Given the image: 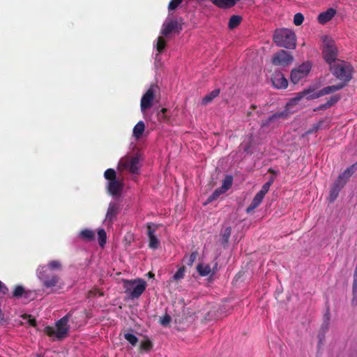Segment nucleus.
Here are the masks:
<instances>
[{"instance_id":"f03ea898","label":"nucleus","mask_w":357,"mask_h":357,"mask_svg":"<svg viewBox=\"0 0 357 357\" xmlns=\"http://www.w3.org/2000/svg\"><path fill=\"white\" fill-rule=\"evenodd\" d=\"M71 312H69L66 316L56 322V328L52 326H46L45 328V333L50 337H55L57 340H61L67 337L70 331V326L68 324Z\"/></svg>"},{"instance_id":"393cba45","label":"nucleus","mask_w":357,"mask_h":357,"mask_svg":"<svg viewBox=\"0 0 357 357\" xmlns=\"http://www.w3.org/2000/svg\"><path fill=\"white\" fill-rule=\"evenodd\" d=\"M220 94V89H216L212 91L210 93L206 95L202 100V105H207L210 103L214 98L218 96Z\"/></svg>"},{"instance_id":"7ed1b4c3","label":"nucleus","mask_w":357,"mask_h":357,"mask_svg":"<svg viewBox=\"0 0 357 357\" xmlns=\"http://www.w3.org/2000/svg\"><path fill=\"white\" fill-rule=\"evenodd\" d=\"M352 67L347 62L337 60L330 66L332 74L338 79L342 81V84H347L352 78Z\"/></svg>"},{"instance_id":"f257e3e1","label":"nucleus","mask_w":357,"mask_h":357,"mask_svg":"<svg viewBox=\"0 0 357 357\" xmlns=\"http://www.w3.org/2000/svg\"><path fill=\"white\" fill-rule=\"evenodd\" d=\"M273 41L278 47L293 50L296 46L295 33L289 29H280L275 31Z\"/></svg>"},{"instance_id":"ea45409f","label":"nucleus","mask_w":357,"mask_h":357,"mask_svg":"<svg viewBox=\"0 0 357 357\" xmlns=\"http://www.w3.org/2000/svg\"><path fill=\"white\" fill-rule=\"evenodd\" d=\"M340 95H335L331 96L329 100L326 102L327 106L329 107L333 106L335 103H337L340 100Z\"/></svg>"},{"instance_id":"de8ad7c7","label":"nucleus","mask_w":357,"mask_h":357,"mask_svg":"<svg viewBox=\"0 0 357 357\" xmlns=\"http://www.w3.org/2000/svg\"><path fill=\"white\" fill-rule=\"evenodd\" d=\"M270 187H271L270 183L266 182L263 185V186L261 187V189L258 192L265 196L266 194L269 190Z\"/></svg>"},{"instance_id":"c9c22d12","label":"nucleus","mask_w":357,"mask_h":357,"mask_svg":"<svg viewBox=\"0 0 357 357\" xmlns=\"http://www.w3.org/2000/svg\"><path fill=\"white\" fill-rule=\"evenodd\" d=\"M341 190L333 186L330 191L329 201L333 202L338 197L339 192Z\"/></svg>"},{"instance_id":"0eeeda50","label":"nucleus","mask_w":357,"mask_h":357,"mask_svg":"<svg viewBox=\"0 0 357 357\" xmlns=\"http://www.w3.org/2000/svg\"><path fill=\"white\" fill-rule=\"evenodd\" d=\"M322 54L324 60L330 66L338 60L337 59V48L333 40L327 38L324 39Z\"/></svg>"},{"instance_id":"680f3d73","label":"nucleus","mask_w":357,"mask_h":357,"mask_svg":"<svg viewBox=\"0 0 357 357\" xmlns=\"http://www.w3.org/2000/svg\"><path fill=\"white\" fill-rule=\"evenodd\" d=\"M268 172H271V173H274V171H273L272 169H268Z\"/></svg>"},{"instance_id":"20e7f679","label":"nucleus","mask_w":357,"mask_h":357,"mask_svg":"<svg viewBox=\"0 0 357 357\" xmlns=\"http://www.w3.org/2000/svg\"><path fill=\"white\" fill-rule=\"evenodd\" d=\"M345 86V84L339 83L336 85H331L328 86H326L323 89H321L320 91H319L317 93L314 92L313 89H305L303 91L297 93L296 96L294 98V101H298L301 98H303L305 96H307V100H313L318 98L319 97L324 96L327 94H330L332 93H334L337 91H339L342 89H343Z\"/></svg>"},{"instance_id":"9b49d317","label":"nucleus","mask_w":357,"mask_h":357,"mask_svg":"<svg viewBox=\"0 0 357 357\" xmlns=\"http://www.w3.org/2000/svg\"><path fill=\"white\" fill-rule=\"evenodd\" d=\"M293 61L292 55L285 50H280L274 54L272 63L275 66H287Z\"/></svg>"},{"instance_id":"9d476101","label":"nucleus","mask_w":357,"mask_h":357,"mask_svg":"<svg viewBox=\"0 0 357 357\" xmlns=\"http://www.w3.org/2000/svg\"><path fill=\"white\" fill-rule=\"evenodd\" d=\"M157 86L151 85L146 93L142 96L140 102V107L142 112L150 109L153 105L155 99V93Z\"/></svg>"},{"instance_id":"aec40b11","label":"nucleus","mask_w":357,"mask_h":357,"mask_svg":"<svg viewBox=\"0 0 357 357\" xmlns=\"http://www.w3.org/2000/svg\"><path fill=\"white\" fill-rule=\"evenodd\" d=\"M218 8L229 9L234 7L240 0H210Z\"/></svg>"},{"instance_id":"412c9836","label":"nucleus","mask_w":357,"mask_h":357,"mask_svg":"<svg viewBox=\"0 0 357 357\" xmlns=\"http://www.w3.org/2000/svg\"><path fill=\"white\" fill-rule=\"evenodd\" d=\"M264 195L257 192L255 197L253 198L251 204L249 205V206L246 208V213H251L254 209L257 208L260 204L261 203L262 200L264 198Z\"/></svg>"},{"instance_id":"f704fd0d","label":"nucleus","mask_w":357,"mask_h":357,"mask_svg":"<svg viewBox=\"0 0 357 357\" xmlns=\"http://www.w3.org/2000/svg\"><path fill=\"white\" fill-rule=\"evenodd\" d=\"M166 47V41L162 37L159 36L157 40V44H156V49L157 51L159 53H161Z\"/></svg>"},{"instance_id":"ddd939ff","label":"nucleus","mask_w":357,"mask_h":357,"mask_svg":"<svg viewBox=\"0 0 357 357\" xmlns=\"http://www.w3.org/2000/svg\"><path fill=\"white\" fill-rule=\"evenodd\" d=\"M147 235L149 237V246L151 249H157L159 247L160 242L155 235L156 230L158 229V225L149 222L146 225Z\"/></svg>"},{"instance_id":"c03bdc74","label":"nucleus","mask_w":357,"mask_h":357,"mask_svg":"<svg viewBox=\"0 0 357 357\" xmlns=\"http://www.w3.org/2000/svg\"><path fill=\"white\" fill-rule=\"evenodd\" d=\"M324 121H319L317 123L312 125V128L307 131V134H312L316 132L318 130L320 129L321 125L323 124Z\"/></svg>"},{"instance_id":"49530a36","label":"nucleus","mask_w":357,"mask_h":357,"mask_svg":"<svg viewBox=\"0 0 357 357\" xmlns=\"http://www.w3.org/2000/svg\"><path fill=\"white\" fill-rule=\"evenodd\" d=\"M231 228L230 227H228L225 229L224 233L222 234V238L224 240V242H225V243L228 242L229 238L231 236Z\"/></svg>"},{"instance_id":"c85d7f7f","label":"nucleus","mask_w":357,"mask_h":357,"mask_svg":"<svg viewBox=\"0 0 357 357\" xmlns=\"http://www.w3.org/2000/svg\"><path fill=\"white\" fill-rule=\"evenodd\" d=\"M153 342L149 339L146 338L141 342L139 349L146 352H149L153 349Z\"/></svg>"},{"instance_id":"a19ab883","label":"nucleus","mask_w":357,"mask_h":357,"mask_svg":"<svg viewBox=\"0 0 357 357\" xmlns=\"http://www.w3.org/2000/svg\"><path fill=\"white\" fill-rule=\"evenodd\" d=\"M303 21H304V16L303 15L302 13H298L295 14V15L294 17V23L295 25L299 26V25L302 24Z\"/></svg>"},{"instance_id":"6e6552de","label":"nucleus","mask_w":357,"mask_h":357,"mask_svg":"<svg viewBox=\"0 0 357 357\" xmlns=\"http://www.w3.org/2000/svg\"><path fill=\"white\" fill-rule=\"evenodd\" d=\"M38 278L43 283V286L46 289L56 288L62 289L63 283L61 278L55 274H47L45 271H39Z\"/></svg>"},{"instance_id":"a878e982","label":"nucleus","mask_w":357,"mask_h":357,"mask_svg":"<svg viewBox=\"0 0 357 357\" xmlns=\"http://www.w3.org/2000/svg\"><path fill=\"white\" fill-rule=\"evenodd\" d=\"M29 291H25L24 288L21 285H17L15 287L13 292V297L16 298H20L22 297H28Z\"/></svg>"},{"instance_id":"cd10ccee","label":"nucleus","mask_w":357,"mask_h":357,"mask_svg":"<svg viewBox=\"0 0 357 357\" xmlns=\"http://www.w3.org/2000/svg\"><path fill=\"white\" fill-rule=\"evenodd\" d=\"M226 191L223 189H222V188H217L213 193L212 195H211L207 200H206V202L205 203V204H208V203H211L212 202H213L214 200H215L216 199H218L221 195L224 194Z\"/></svg>"},{"instance_id":"37998d69","label":"nucleus","mask_w":357,"mask_h":357,"mask_svg":"<svg viewBox=\"0 0 357 357\" xmlns=\"http://www.w3.org/2000/svg\"><path fill=\"white\" fill-rule=\"evenodd\" d=\"M102 296H103V292L100 291L98 289H94L90 290L87 293V298H93V297Z\"/></svg>"},{"instance_id":"864d4df0","label":"nucleus","mask_w":357,"mask_h":357,"mask_svg":"<svg viewBox=\"0 0 357 357\" xmlns=\"http://www.w3.org/2000/svg\"><path fill=\"white\" fill-rule=\"evenodd\" d=\"M167 112V109L166 108H162L160 113L158 114V115H160V113L162 114V118L165 119H166V116H165V113Z\"/></svg>"},{"instance_id":"473e14b6","label":"nucleus","mask_w":357,"mask_h":357,"mask_svg":"<svg viewBox=\"0 0 357 357\" xmlns=\"http://www.w3.org/2000/svg\"><path fill=\"white\" fill-rule=\"evenodd\" d=\"M185 266H183L180 267L177 270V271L175 273V274L173 275L172 280H174L175 281H178L181 279H183L185 275Z\"/></svg>"},{"instance_id":"603ef678","label":"nucleus","mask_w":357,"mask_h":357,"mask_svg":"<svg viewBox=\"0 0 357 357\" xmlns=\"http://www.w3.org/2000/svg\"><path fill=\"white\" fill-rule=\"evenodd\" d=\"M328 107L327 106L326 103L320 105L317 108L314 109V111H318V110H325L328 109Z\"/></svg>"},{"instance_id":"a18cd8bd","label":"nucleus","mask_w":357,"mask_h":357,"mask_svg":"<svg viewBox=\"0 0 357 357\" xmlns=\"http://www.w3.org/2000/svg\"><path fill=\"white\" fill-rule=\"evenodd\" d=\"M172 320L171 317L168 314H165L163 317H160V323L162 326H167Z\"/></svg>"},{"instance_id":"f8f14e48","label":"nucleus","mask_w":357,"mask_h":357,"mask_svg":"<svg viewBox=\"0 0 357 357\" xmlns=\"http://www.w3.org/2000/svg\"><path fill=\"white\" fill-rule=\"evenodd\" d=\"M181 30V25L178 24L176 20L169 19L163 23L160 33L165 36H167L172 32L179 33Z\"/></svg>"},{"instance_id":"1a4fd4ad","label":"nucleus","mask_w":357,"mask_h":357,"mask_svg":"<svg viewBox=\"0 0 357 357\" xmlns=\"http://www.w3.org/2000/svg\"><path fill=\"white\" fill-rule=\"evenodd\" d=\"M311 70V65L308 62L303 63L296 68L292 69L290 75L291 82L296 84L305 78Z\"/></svg>"},{"instance_id":"4be33fe9","label":"nucleus","mask_w":357,"mask_h":357,"mask_svg":"<svg viewBox=\"0 0 357 357\" xmlns=\"http://www.w3.org/2000/svg\"><path fill=\"white\" fill-rule=\"evenodd\" d=\"M79 237L84 241H92L95 238V232L89 229H84L79 232Z\"/></svg>"},{"instance_id":"39448f33","label":"nucleus","mask_w":357,"mask_h":357,"mask_svg":"<svg viewBox=\"0 0 357 357\" xmlns=\"http://www.w3.org/2000/svg\"><path fill=\"white\" fill-rule=\"evenodd\" d=\"M125 293L128 294L131 299L138 298L145 291L146 282L143 279L123 280Z\"/></svg>"},{"instance_id":"b1692460","label":"nucleus","mask_w":357,"mask_h":357,"mask_svg":"<svg viewBox=\"0 0 357 357\" xmlns=\"http://www.w3.org/2000/svg\"><path fill=\"white\" fill-rule=\"evenodd\" d=\"M144 130L145 124L143 121H140L135 126L132 135L135 138L139 139L142 137Z\"/></svg>"},{"instance_id":"58836bf2","label":"nucleus","mask_w":357,"mask_h":357,"mask_svg":"<svg viewBox=\"0 0 357 357\" xmlns=\"http://www.w3.org/2000/svg\"><path fill=\"white\" fill-rule=\"evenodd\" d=\"M183 0H171L168 5L169 10H176L183 2Z\"/></svg>"},{"instance_id":"3c124183","label":"nucleus","mask_w":357,"mask_h":357,"mask_svg":"<svg viewBox=\"0 0 357 357\" xmlns=\"http://www.w3.org/2000/svg\"><path fill=\"white\" fill-rule=\"evenodd\" d=\"M353 294L357 296V278H354L353 283Z\"/></svg>"},{"instance_id":"4c0bfd02","label":"nucleus","mask_w":357,"mask_h":357,"mask_svg":"<svg viewBox=\"0 0 357 357\" xmlns=\"http://www.w3.org/2000/svg\"><path fill=\"white\" fill-rule=\"evenodd\" d=\"M347 182L345 181L340 176H338L337 179L335 181L333 186L342 190Z\"/></svg>"},{"instance_id":"6e6d98bb","label":"nucleus","mask_w":357,"mask_h":357,"mask_svg":"<svg viewBox=\"0 0 357 357\" xmlns=\"http://www.w3.org/2000/svg\"><path fill=\"white\" fill-rule=\"evenodd\" d=\"M351 303L353 305H356L357 304V296H354Z\"/></svg>"},{"instance_id":"c756f323","label":"nucleus","mask_w":357,"mask_h":357,"mask_svg":"<svg viewBox=\"0 0 357 357\" xmlns=\"http://www.w3.org/2000/svg\"><path fill=\"white\" fill-rule=\"evenodd\" d=\"M98 236L99 245L100 247L103 248L104 245H105L106 241H107V234L104 229H98Z\"/></svg>"},{"instance_id":"2eb2a0df","label":"nucleus","mask_w":357,"mask_h":357,"mask_svg":"<svg viewBox=\"0 0 357 357\" xmlns=\"http://www.w3.org/2000/svg\"><path fill=\"white\" fill-rule=\"evenodd\" d=\"M123 184L122 181L119 179H116L112 181H109L107 185V190L112 195H119L123 189Z\"/></svg>"},{"instance_id":"5fc2aeb1","label":"nucleus","mask_w":357,"mask_h":357,"mask_svg":"<svg viewBox=\"0 0 357 357\" xmlns=\"http://www.w3.org/2000/svg\"><path fill=\"white\" fill-rule=\"evenodd\" d=\"M29 324L33 326H35L36 325V321L34 319H29Z\"/></svg>"},{"instance_id":"8fccbe9b","label":"nucleus","mask_w":357,"mask_h":357,"mask_svg":"<svg viewBox=\"0 0 357 357\" xmlns=\"http://www.w3.org/2000/svg\"><path fill=\"white\" fill-rule=\"evenodd\" d=\"M330 316H331L330 309H329V307H328L327 310H326V312L324 315V318H325L324 324H326V328L328 327V321L330 319Z\"/></svg>"},{"instance_id":"13d9d810","label":"nucleus","mask_w":357,"mask_h":357,"mask_svg":"<svg viewBox=\"0 0 357 357\" xmlns=\"http://www.w3.org/2000/svg\"><path fill=\"white\" fill-rule=\"evenodd\" d=\"M148 275H149V277H150V278H153V277H154V274H153V273H151V272H149V273H148Z\"/></svg>"},{"instance_id":"423d86ee","label":"nucleus","mask_w":357,"mask_h":357,"mask_svg":"<svg viewBox=\"0 0 357 357\" xmlns=\"http://www.w3.org/2000/svg\"><path fill=\"white\" fill-rule=\"evenodd\" d=\"M139 159L135 155H126L121 158L118 164V169L120 172L128 170L131 174H135L139 172Z\"/></svg>"},{"instance_id":"dca6fc26","label":"nucleus","mask_w":357,"mask_h":357,"mask_svg":"<svg viewBox=\"0 0 357 357\" xmlns=\"http://www.w3.org/2000/svg\"><path fill=\"white\" fill-rule=\"evenodd\" d=\"M272 82L277 89H286L288 86L287 79L282 73H275L272 77Z\"/></svg>"},{"instance_id":"09e8293b","label":"nucleus","mask_w":357,"mask_h":357,"mask_svg":"<svg viewBox=\"0 0 357 357\" xmlns=\"http://www.w3.org/2000/svg\"><path fill=\"white\" fill-rule=\"evenodd\" d=\"M8 289L6 287L3 283L0 281V293H2L3 295H6L8 294Z\"/></svg>"},{"instance_id":"6ab92c4d","label":"nucleus","mask_w":357,"mask_h":357,"mask_svg":"<svg viewBox=\"0 0 357 357\" xmlns=\"http://www.w3.org/2000/svg\"><path fill=\"white\" fill-rule=\"evenodd\" d=\"M217 266H218V264L215 263V264L213 268V271H212L210 265H208V264L204 265L202 264H199L197 266V271L201 276H207V275H210L211 273V275H213L215 273V270L217 268Z\"/></svg>"},{"instance_id":"5701e85b","label":"nucleus","mask_w":357,"mask_h":357,"mask_svg":"<svg viewBox=\"0 0 357 357\" xmlns=\"http://www.w3.org/2000/svg\"><path fill=\"white\" fill-rule=\"evenodd\" d=\"M357 170V162L351 166H349L347 169H345L342 174H340L339 176H340L343 179L345 180L346 182H347L349 179V178L355 173V172Z\"/></svg>"},{"instance_id":"e433bc0d","label":"nucleus","mask_w":357,"mask_h":357,"mask_svg":"<svg viewBox=\"0 0 357 357\" xmlns=\"http://www.w3.org/2000/svg\"><path fill=\"white\" fill-rule=\"evenodd\" d=\"M61 266V264L59 260H52L47 264V267L50 270H60Z\"/></svg>"},{"instance_id":"052dcab7","label":"nucleus","mask_w":357,"mask_h":357,"mask_svg":"<svg viewBox=\"0 0 357 357\" xmlns=\"http://www.w3.org/2000/svg\"><path fill=\"white\" fill-rule=\"evenodd\" d=\"M251 115H252V112H248V116H250Z\"/></svg>"},{"instance_id":"a211bd4d","label":"nucleus","mask_w":357,"mask_h":357,"mask_svg":"<svg viewBox=\"0 0 357 357\" xmlns=\"http://www.w3.org/2000/svg\"><path fill=\"white\" fill-rule=\"evenodd\" d=\"M287 114L286 112H278L270 116L266 119L261 121V126L266 127L270 126L272 123L275 122L279 119L286 118Z\"/></svg>"},{"instance_id":"4468645a","label":"nucleus","mask_w":357,"mask_h":357,"mask_svg":"<svg viewBox=\"0 0 357 357\" xmlns=\"http://www.w3.org/2000/svg\"><path fill=\"white\" fill-rule=\"evenodd\" d=\"M120 206L116 202H110L107 208L105 222L112 224L116 218L117 215L120 211Z\"/></svg>"},{"instance_id":"bf43d9fd","label":"nucleus","mask_w":357,"mask_h":357,"mask_svg":"<svg viewBox=\"0 0 357 357\" xmlns=\"http://www.w3.org/2000/svg\"><path fill=\"white\" fill-rule=\"evenodd\" d=\"M250 108L252 109H255L257 108V106L255 105H252Z\"/></svg>"},{"instance_id":"2f4dec72","label":"nucleus","mask_w":357,"mask_h":357,"mask_svg":"<svg viewBox=\"0 0 357 357\" xmlns=\"http://www.w3.org/2000/svg\"><path fill=\"white\" fill-rule=\"evenodd\" d=\"M233 178L231 176H226L224 180L222 181V189L227 191L232 185Z\"/></svg>"},{"instance_id":"72a5a7b5","label":"nucleus","mask_w":357,"mask_h":357,"mask_svg":"<svg viewBox=\"0 0 357 357\" xmlns=\"http://www.w3.org/2000/svg\"><path fill=\"white\" fill-rule=\"evenodd\" d=\"M124 338L132 345L135 346L138 342V338L132 333H125Z\"/></svg>"},{"instance_id":"79ce46f5","label":"nucleus","mask_w":357,"mask_h":357,"mask_svg":"<svg viewBox=\"0 0 357 357\" xmlns=\"http://www.w3.org/2000/svg\"><path fill=\"white\" fill-rule=\"evenodd\" d=\"M197 252H193L190 255L185 257L186 263L188 266H192L197 257Z\"/></svg>"},{"instance_id":"bb28decb","label":"nucleus","mask_w":357,"mask_h":357,"mask_svg":"<svg viewBox=\"0 0 357 357\" xmlns=\"http://www.w3.org/2000/svg\"><path fill=\"white\" fill-rule=\"evenodd\" d=\"M242 17L240 15H232L229 20L228 26L230 29L236 28L241 22Z\"/></svg>"},{"instance_id":"f3484780","label":"nucleus","mask_w":357,"mask_h":357,"mask_svg":"<svg viewBox=\"0 0 357 357\" xmlns=\"http://www.w3.org/2000/svg\"><path fill=\"white\" fill-rule=\"evenodd\" d=\"M335 9L332 8H328L326 11L321 13L318 15L317 20L320 24H324L331 20L332 18L335 16Z\"/></svg>"},{"instance_id":"4d7b16f0","label":"nucleus","mask_w":357,"mask_h":357,"mask_svg":"<svg viewBox=\"0 0 357 357\" xmlns=\"http://www.w3.org/2000/svg\"><path fill=\"white\" fill-rule=\"evenodd\" d=\"M273 182H274V178L273 176L271 177V178L269 179L268 181H267V183H270V185H271Z\"/></svg>"},{"instance_id":"7c9ffc66","label":"nucleus","mask_w":357,"mask_h":357,"mask_svg":"<svg viewBox=\"0 0 357 357\" xmlns=\"http://www.w3.org/2000/svg\"><path fill=\"white\" fill-rule=\"evenodd\" d=\"M104 177L109 181H112L116 178V173L114 169H107L104 173Z\"/></svg>"}]
</instances>
